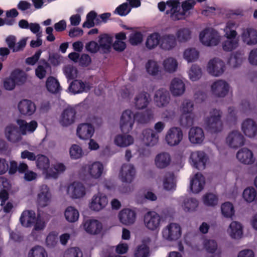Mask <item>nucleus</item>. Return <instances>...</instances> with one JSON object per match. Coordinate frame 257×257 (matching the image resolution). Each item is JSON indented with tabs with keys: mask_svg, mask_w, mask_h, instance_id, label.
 <instances>
[{
	"mask_svg": "<svg viewBox=\"0 0 257 257\" xmlns=\"http://www.w3.org/2000/svg\"><path fill=\"white\" fill-rule=\"evenodd\" d=\"M17 123L19 125L21 134L25 135L27 132L33 133L37 127L38 123L35 120H32L29 123L22 119H18Z\"/></svg>",
	"mask_w": 257,
	"mask_h": 257,
	"instance_id": "nucleus-34",
	"label": "nucleus"
},
{
	"mask_svg": "<svg viewBox=\"0 0 257 257\" xmlns=\"http://www.w3.org/2000/svg\"><path fill=\"white\" fill-rule=\"evenodd\" d=\"M145 67L147 73L152 76H156L160 71V67L158 63L154 60H149Z\"/></svg>",
	"mask_w": 257,
	"mask_h": 257,
	"instance_id": "nucleus-50",
	"label": "nucleus"
},
{
	"mask_svg": "<svg viewBox=\"0 0 257 257\" xmlns=\"http://www.w3.org/2000/svg\"><path fill=\"white\" fill-rule=\"evenodd\" d=\"M64 257H82V253L78 247H71L66 251Z\"/></svg>",
	"mask_w": 257,
	"mask_h": 257,
	"instance_id": "nucleus-64",
	"label": "nucleus"
},
{
	"mask_svg": "<svg viewBox=\"0 0 257 257\" xmlns=\"http://www.w3.org/2000/svg\"><path fill=\"white\" fill-rule=\"evenodd\" d=\"M236 157L239 162L244 164H251L254 161L252 152L246 148L239 150L236 154Z\"/></svg>",
	"mask_w": 257,
	"mask_h": 257,
	"instance_id": "nucleus-28",
	"label": "nucleus"
},
{
	"mask_svg": "<svg viewBox=\"0 0 257 257\" xmlns=\"http://www.w3.org/2000/svg\"><path fill=\"white\" fill-rule=\"evenodd\" d=\"M11 77L14 80L15 84L21 85L23 84L27 79L26 74L24 72L20 70H15L12 72L11 75Z\"/></svg>",
	"mask_w": 257,
	"mask_h": 257,
	"instance_id": "nucleus-49",
	"label": "nucleus"
},
{
	"mask_svg": "<svg viewBox=\"0 0 257 257\" xmlns=\"http://www.w3.org/2000/svg\"><path fill=\"white\" fill-rule=\"evenodd\" d=\"M198 201L193 198H188L184 200L183 205L184 210L185 211H193L198 207Z\"/></svg>",
	"mask_w": 257,
	"mask_h": 257,
	"instance_id": "nucleus-58",
	"label": "nucleus"
},
{
	"mask_svg": "<svg viewBox=\"0 0 257 257\" xmlns=\"http://www.w3.org/2000/svg\"><path fill=\"white\" fill-rule=\"evenodd\" d=\"M70 155L71 158L77 159L82 156V150L81 148L77 145H73L70 149Z\"/></svg>",
	"mask_w": 257,
	"mask_h": 257,
	"instance_id": "nucleus-63",
	"label": "nucleus"
},
{
	"mask_svg": "<svg viewBox=\"0 0 257 257\" xmlns=\"http://www.w3.org/2000/svg\"><path fill=\"white\" fill-rule=\"evenodd\" d=\"M203 201L206 206H214L218 203V197L214 194L206 193L203 197Z\"/></svg>",
	"mask_w": 257,
	"mask_h": 257,
	"instance_id": "nucleus-56",
	"label": "nucleus"
},
{
	"mask_svg": "<svg viewBox=\"0 0 257 257\" xmlns=\"http://www.w3.org/2000/svg\"><path fill=\"white\" fill-rule=\"evenodd\" d=\"M136 214L134 211L130 209H124L119 213L120 221L125 225L134 223L136 220Z\"/></svg>",
	"mask_w": 257,
	"mask_h": 257,
	"instance_id": "nucleus-26",
	"label": "nucleus"
},
{
	"mask_svg": "<svg viewBox=\"0 0 257 257\" xmlns=\"http://www.w3.org/2000/svg\"><path fill=\"white\" fill-rule=\"evenodd\" d=\"M107 203V196L101 193H98L91 199L89 207L92 210L99 211L105 207Z\"/></svg>",
	"mask_w": 257,
	"mask_h": 257,
	"instance_id": "nucleus-11",
	"label": "nucleus"
},
{
	"mask_svg": "<svg viewBox=\"0 0 257 257\" xmlns=\"http://www.w3.org/2000/svg\"><path fill=\"white\" fill-rule=\"evenodd\" d=\"M36 214L32 210H25L22 213L20 217V222L25 227L31 226L35 222Z\"/></svg>",
	"mask_w": 257,
	"mask_h": 257,
	"instance_id": "nucleus-33",
	"label": "nucleus"
},
{
	"mask_svg": "<svg viewBox=\"0 0 257 257\" xmlns=\"http://www.w3.org/2000/svg\"><path fill=\"white\" fill-rule=\"evenodd\" d=\"M183 132L179 127H172L168 130L166 136L165 141L170 146L179 145L183 139Z\"/></svg>",
	"mask_w": 257,
	"mask_h": 257,
	"instance_id": "nucleus-6",
	"label": "nucleus"
},
{
	"mask_svg": "<svg viewBox=\"0 0 257 257\" xmlns=\"http://www.w3.org/2000/svg\"><path fill=\"white\" fill-rule=\"evenodd\" d=\"M205 178L200 173H197L190 181V189L194 193H198L204 188Z\"/></svg>",
	"mask_w": 257,
	"mask_h": 257,
	"instance_id": "nucleus-23",
	"label": "nucleus"
},
{
	"mask_svg": "<svg viewBox=\"0 0 257 257\" xmlns=\"http://www.w3.org/2000/svg\"><path fill=\"white\" fill-rule=\"evenodd\" d=\"M123 134H125L123 133ZM134 142V138L126 134H119L116 135L114 139V143L118 147L121 148L127 147L132 145Z\"/></svg>",
	"mask_w": 257,
	"mask_h": 257,
	"instance_id": "nucleus-32",
	"label": "nucleus"
},
{
	"mask_svg": "<svg viewBox=\"0 0 257 257\" xmlns=\"http://www.w3.org/2000/svg\"><path fill=\"white\" fill-rule=\"evenodd\" d=\"M170 89L173 95L180 96L184 93L185 85L182 80L175 78L171 81Z\"/></svg>",
	"mask_w": 257,
	"mask_h": 257,
	"instance_id": "nucleus-30",
	"label": "nucleus"
},
{
	"mask_svg": "<svg viewBox=\"0 0 257 257\" xmlns=\"http://www.w3.org/2000/svg\"><path fill=\"white\" fill-rule=\"evenodd\" d=\"M230 236L233 238H239L242 234V226L236 221L232 222L229 225L228 230Z\"/></svg>",
	"mask_w": 257,
	"mask_h": 257,
	"instance_id": "nucleus-45",
	"label": "nucleus"
},
{
	"mask_svg": "<svg viewBox=\"0 0 257 257\" xmlns=\"http://www.w3.org/2000/svg\"><path fill=\"white\" fill-rule=\"evenodd\" d=\"M5 134L7 139L13 143L19 142L21 139V136L18 128L14 125L7 126L5 130Z\"/></svg>",
	"mask_w": 257,
	"mask_h": 257,
	"instance_id": "nucleus-31",
	"label": "nucleus"
},
{
	"mask_svg": "<svg viewBox=\"0 0 257 257\" xmlns=\"http://www.w3.org/2000/svg\"><path fill=\"white\" fill-rule=\"evenodd\" d=\"M18 108L22 114L30 116L35 112L36 106L31 100L24 99L19 102Z\"/></svg>",
	"mask_w": 257,
	"mask_h": 257,
	"instance_id": "nucleus-25",
	"label": "nucleus"
},
{
	"mask_svg": "<svg viewBox=\"0 0 257 257\" xmlns=\"http://www.w3.org/2000/svg\"><path fill=\"white\" fill-rule=\"evenodd\" d=\"M161 35L159 33L154 32L150 34L146 41L145 46L149 50H153L160 45Z\"/></svg>",
	"mask_w": 257,
	"mask_h": 257,
	"instance_id": "nucleus-37",
	"label": "nucleus"
},
{
	"mask_svg": "<svg viewBox=\"0 0 257 257\" xmlns=\"http://www.w3.org/2000/svg\"><path fill=\"white\" fill-rule=\"evenodd\" d=\"M85 231L88 234L96 235L99 234L102 229V223L96 219H88L83 223Z\"/></svg>",
	"mask_w": 257,
	"mask_h": 257,
	"instance_id": "nucleus-13",
	"label": "nucleus"
},
{
	"mask_svg": "<svg viewBox=\"0 0 257 257\" xmlns=\"http://www.w3.org/2000/svg\"><path fill=\"white\" fill-rule=\"evenodd\" d=\"M101 23L99 17H97L96 13L93 11H90L86 16V21L82 25L83 28H90L94 26L95 24L99 25Z\"/></svg>",
	"mask_w": 257,
	"mask_h": 257,
	"instance_id": "nucleus-42",
	"label": "nucleus"
},
{
	"mask_svg": "<svg viewBox=\"0 0 257 257\" xmlns=\"http://www.w3.org/2000/svg\"><path fill=\"white\" fill-rule=\"evenodd\" d=\"M170 98L169 92L164 88L158 90L154 96L156 105L160 107L166 106L169 102Z\"/></svg>",
	"mask_w": 257,
	"mask_h": 257,
	"instance_id": "nucleus-22",
	"label": "nucleus"
},
{
	"mask_svg": "<svg viewBox=\"0 0 257 257\" xmlns=\"http://www.w3.org/2000/svg\"><path fill=\"white\" fill-rule=\"evenodd\" d=\"M66 169L65 165L61 163H56L52 165V167L49 168L48 173H47V179H56L59 175Z\"/></svg>",
	"mask_w": 257,
	"mask_h": 257,
	"instance_id": "nucleus-39",
	"label": "nucleus"
},
{
	"mask_svg": "<svg viewBox=\"0 0 257 257\" xmlns=\"http://www.w3.org/2000/svg\"><path fill=\"white\" fill-rule=\"evenodd\" d=\"M190 159L191 164L194 168L198 170H202L205 168L207 156L203 151H196L192 152Z\"/></svg>",
	"mask_w": 257,
	"mask_h": 257,
	"instance_id": "nucleus-8",
	"label": "nucleus"
},
{
	"mask_svg": "<svg viewBox=\"0 0 257 257\" xmlns=\"http://www.w3.org/2000/svg\"><path fill=\"white\" fill-rule=\"evenodd\" d=\"M29 257H48L45 249L40 246H37L31 249L29 253Z\"/></svg>",
	"mask_w": 257,
	"mask_h": 257,
	"instance_id": "nucleus-59",
	"label": "nucleus"
},
{
	"mask_svg": "<svg viewBox=\"0 0 257 257\" xmlns=\"http://www.w3.org/2000/svg\"><path fill=\"white\" fill-rule=\"evenodd\" d=\"M200 41L207 46H216L219 41L220 37L217 31L211 28H206L199 35Z\"/></svg>",
	"mask_w": 257,
	"mask_h": 257,
	"instance_id": "nucleus-4",
	"label": "nucleus"
},
{
	"mask_svg": "<svg viewBox=\"0 0 257 257\" xmlns=\"http://www.w3.org/2000/svg\"><path fill=\"white\" fill-rule=\"evenodd\" d=\"M180 226L176 223H171L163 228L162 235L164 238L169 241L176 240L181 235Z\"/></svg>",
	"mask_w": 257,
	"mask_h": 257,
	"instance_id": "nucleus-5",
	"label": "nucleus"
},
{
	"mask_svg": "<svg viewBox=\"0 0 257 257\" xmlns=\"http://www.w3.org/2000/svg\"><path fill=\"white\" fill-rule=\"evenodd\" d=\"M51 200V194L49 187L46 185L41 186L40 193L38 195L37 202L38 206L44 207L48 205Z\"/></svg>",
	"mask_w": 257,
	"mask_h": 257,
	"instance_id": "nucleus-16",
	"label": "nucleus"
},
{
	"mask_svg": "<svg viewBox=\"0 0 257 257\" xmlns=\"http://www.w3.org/2000/svg\"><path fill=\"white\" fill-rule=\"evenodd\" d=\"M174 180V175L173 173L168 172L166 174L163 181V186L165 190L169 191L175 189L176 185Z\"/></svg>",
	"mask_w": 257,
	"mask_h": 257,
	"instance_id": "nucleus-46",
	"label": "nucleus"
},
{
	"mask_svg": "<svg viewBox=\"0 0 257 257\" xmlns=\"http://www.w3.org/2000/svg\"><path fill=\"white\" fill-rule=\"evenodd\" d=\"M79 212L77 209L72 206L67 207L65 211L66 219L70 222H74L78 219Z\"/></svg>",
	"mask_w": 257,
	"mask_h": 257,
	"instance_id": "nucleus-47",
	"label": "nucleus"
},
{
	"mask_svg": "<svg viewBox=\"0 0 257 257\" xmlns=\"http://www.w3.org/2000/svg\"><path fill=\"white\" fill-rule=\"evenodd\" d=\"M68 194L73 198H79L85 194V189L82 184L79 182H73L67 188Z\"/></svg>",
	"mask_w": 257,
	"mask_h": 257,
	"instance_id": "nucleus-20",
	"label": "nucleus"
},
{
	"mask_svg": "<svg viewBox=\"0 0 257 257\" xmlns=\"http://www.w3.org/2000/svg\"><path fill=\"white\" fill-rule=\"evenodd\" d=\"M112 42V38L107 34L102 35L99 37V45L100 48L104 53L109 52Z\"/></svg>",
	"mask_w": 257,
	"mask_h": 257,
	"instance_id": "nucleus-43",
	"label": "nucleus"
},
{
	"mask_svg": "<svg viewBox=\"0 0 257 257\" xmlns=\"http://www.w3.org/2000/svg\"><path fill=\"white\" fill-rule=\"evenodd\" d=\"M46 86L47 90L51 93H57L61 90L58 81L54 77H49L46 82Z\"/></svg>",
	"mask_w": 257,
	"mask_h": 257,
	"instance_id": "nucleus-44",
	"label": "nucleus"
},
{
	"mask_svg": "<svg viewBox=\"0 0 257 257\" xmlns=\"http://www.w3.org/2000/svg\"><path fill=\"white\" fill-rule=\"evenodd\" d=\"M189 139L192 144H201L204 139V134L203 130L199 127L191 128L189 132Z\"/></svg>",
	"mask_w": 257,
	"mask_h": 257,
	"instance_id": "nucleus-24",
	"label": "nucleus"
},
{
	"mask_svg": "<svg viewBox=\"0 0 257 257\" xmlns=\"http://www.w3.org/2000/svg\"><path fill=\"white\" fill-rule=\"evenodd\" d=\"M136 170L131 164H123L119 173V177L123 182L131 183L135 179Z\"/></svg>",
	"mask_w": 257,
	"mask_h": 257,
	"instance_id": "nucleus-12",
	"label": "nucleus"
},
{
	"mask_svg": "<svg viewBox=\"0 0 257 257\" xmlns=\"http://www.w3.org/2000/svg\"><path fill=\"white\" fill-rule=\"evenodd\" d=\"M244 200L248 202H251L257 200V194L253 188H246L242 194Z\"/></svg>",
	"mask_w": 257,
	"mask_h": 257,
	"instance_id": "nucleus-54",
	"label": "nucleus"
},
{
	"mask_svg": "<svg viewBox=\"0 0 257 257\" xmlns=\"http://www.w3.org/2000/svg\"><path fill=\"white\" fill-rule=\"evenodd\" d=\"M131 10V7L127 3H123L116 8L115 13L120 16H125L127 15Z\"/></svg>",
	"mask_w": 257,
	"mask_h": 257,
	"instance_id": "nucleus-61",
	"label": "nucleus"
},
{
	"mask_svg": "<svg viewBox=\"0 0 257 257\" xmlns=\"http://www.w3.org/2000/svg\"><path fill=\"white\" fill-rule=\"evenodd\" d=\"M191 32L188 28H182L178 30L176 35L177 40L180 42H185L191 38Z\"/></svg>",
	"mask_w": 257,
	"mask_h": 257,
	"instance_id": "nucleus-52",
	"label": "nucleus"
},
{
	"mask_svg": "<svg viewBox=\"0 0 257 257\" xmlns=\"http://www.w3.org/2000/svg\"><path fill=\"white\" fill-rule=\"evenodd\" d=\"M76 111L72 107H67L62 113L60 118V123L63 126H68L72 124L75 119Z\"/></svg>",
	"mask_w": 257,
	"mask_h": 257,
	"instance_id": "nucleus-19",
	"label": "nucleus"
},
{
	"mask_svg": "<svg viewBox=\"0 0 257 257\" xmlns=\"http://www.w3.org/2000/svg\"><path fill=\"white\" fill-rule=\"evenodd\" d=\"M238 46V41L234 38L228 39L222 44L223 49L225 51H231Z\"/></svg>",
	"mask_w": 257,
	"mask_h": 257,
	"instance_id": "nucleus-62",
	"label": "nucleus"
},
{
	"mask_svg": "<svg viewBox=\"0 0 257 257\" xmlns=\"http://www.w3.org/2000/svg\"><path fill=\"white\" fill-rule=\"evenodd\" d=\"M150 101V94L144 91L141 92L138 94L135 98V106L139 109L145 108Z\"/></svg>",
	"mask_w": 257,
	"mask_h": 257,
	"instance_id": "nucleus-29",
	"label": "nucleus"
},
{
	"mask_svg": "<svg viewBox=\"0 0 257 257\" xmlns=\"http://www.w3.org/2000/svg\"><path fill=\"white\" fill-rule=\"evenodd\" d=\"M194 105L189 100H184L180 107L181 115L180 118V125L183 127H189L193 124L194 115L192 113Z\"/></svg>",
	"mask_w": 257,
	"mask_h": 257,
	"instance_id": "nucleus-3",
	"label": "nucleus"
},
{
	"mask_svg": "<svg viewBox=\"0 0 257 257\" xmlns=\"http://www.w3.org/2000/svg\"><path fill=\"white\" fill-rule=\"evenodd\" d=\"M94 133V127L90 123H81L77 127V135L82 140H88L91 138Z\"/></svg>",
	"mask_w": 257,
	"mask_h": 257,
	"instance_id": "nucleus-18",
	"label": "nucleus"
},
{
	"mask_svg": "<svg viewBox=\"0 0 257 257\" xmlns=\"http://www.w3.org/2000/svg\"><path fill=\"white\" fill-rule=\"evenodd\" d=\"M244 138L238 131H232L226 139L227 144L231 148L236 149L244 144Z\"/></svg>",
	"mask_w": 257,
	"mask_h": 257,
	"instance_id": "nucleus-10",
	"label": "nucleus"
},
{
	"mask_svg": "<svg viewBox=\"0 0 257 257\" xmlns=\"http://www.w3.org/2000/svg\"><path fill=\"white\" fill-rule=\"evenodd\" d=\"M143 141L147 146H153L156 145L159 140V136L152 129H145L142 133Z\"/></svg>",
	"mask_w": 257,
	"mask_h": 257,
	"instance_id": "nucleus-27",
	"label": "nucleus"
},
{
	"mask_svg": "<svg viewBox=\"0 0 257 257\" xmlns=\"http://www.w3.org/2000/svg\"><path fill=\"white\" fill-rule=\"evenodd\" d=\"M36 160L37 167L42 171L43 174L45 175L47 178V173H48L50 168L49 159L45 155H38Z\"/></svg>",
	"mask_w": 257,
	"mask_h": 257,
	"instance_id": "nucleus-35",
	"label": "nucleus"
},
{
	"mask_svg": "<svg viewBox=\"0 0 257 257\" xmlns=\"http://www.w3.org/2000/svg\"><path fill=\"white\" fill-rule=\"evenodd\" d=\"M221 209L223 215L226 217L231 218L234 214L233 206L230 202L222 204Z\"/></svg>",
	"mask_w": 257,
	"mask_h": 257,
	"instance_id": "nucleus-57",
	"label": "nucleus"
},
{
	"mask_svg": "<svg viewBox=\"0 0 257 257\" xmlns=\"http://www.w3.org/2000/svg\"><path fill=\"white\" fill-rule=\"evenodd\" d=\"M152 116L149 111L145 113L138 112L134 114L130 110H126L123 112L120 120V128L122 133H128L133 128L136 120L141 123L147 122Z\"/></svg>",
	"mask_w": 257,
	"mask_h": 257,
	"instance_id": "nucleus-1",
	"label": "nucleus"
},
{
	"mask_svg": "<svg viewBox=\"0 0 257 257\" xmlns=\"http://www.w3.org/2000/svg\"><path fill=\"white\" fill-rule=\"evenodd\" d=\"M228 90L229 85L228 83L222 80H217L211 85L212 92L217 97H224L228 93Z\"/></svg>",
	"mask_w": 257,
	"mask_h": 257,
	"instance_id": "nucleus-14",
	"label": "nucleus"
},
{
	"mask_svg": "<svg viewBox=\"0 0 257 257\" xmlns=\"http://www.w3.org/2000/svg\"><path fill=\"white\" fill-rule=\"evenodd\" d=\"M84 170L87 172L91 178L96 179L101 177L103 171V166L99 162H95L91 164L85 166Z\"/></svg>",
	"mask_w": 257,
	"mask_h": 257,
	"instance_id": "nucleus-17",
	"label": "nucleus"
},
{
	"mask_svg": "<svg viewBox=\"0 0 257 257\" xmlns=\"http://www.w3.org/2000/svg\"><path fill=\"white\" fill-rule=\"evenodd\" d=\"M209 116L205 118L204 125L205 128L211 133L220 132L223 128L221 120L222 112L220 110L212 109L209 112Z\"/></svg>",
	"mask_w": 257,
	"mask_h": 257,
	"instance_id": "nucleus-2",
	"label": "nucleus"
},
{
	"mask_svg": "<svg viewBox=\"0 0 257 257\" xmlns=\"http://www.w3.org/2000/svg\"><path fill=\"white\" fill-rule=\"evenodd\" d=\"M69 89L74 94L81 93L85 90V85L82 81L75 80L70 84Z\"/></svg>",
	"mask_w": 257,
	"mask_h": 257,
	"instance_id": "nucleus-48",
	"label": "nucleus"
},
{
	"mask_svg": "<svg viewBox=\"0 0 257 257\" xmlns=\"http://www.w3.org/2000/svg\"><path fill=\"white\" fill-rule=\"evenodd\" d=\"M242 130L244 135L249 137L253 138L257 134V124L250 118L244 120L241 126Z\"/></svg>",
	"mask_w": 257,
	"mask_h": 257,
	"instance_id": "nucleus-21",
	"label": "nucleus"
},
{
	"mask_svg": "<svg viewBox=\"0 0 257 257\" xmlns=\"http://www.w3.org/2000/svg\"><path fill=\"white\" fill-rule=\"evenodd\" d=\"M143 35L141 32H134L130 36L129 42L131 45L136 46L142 43L143 41Z\"/></svg>",
	"mask_w": 257,
	"mask_h": 257,
	"instance_id": "nucleus-60",
	"label": "nucleus"
},
{
	"mask_svg": "<svg viewBox=\"0 0 257 257\" xmlns=\"http://www.w3.org/2000/svg\"><path fill=\"white\" fill-rule=\"evenodd\" d=\"M51 67L46 61H41L35 69V75L40 79L44 78L47 71H51Z\"/></svg>",
	"mask_w": 257,
	"mask_h": 257,
	"instance_id": "nucleus-41",
	"label": "nucleus"
},
{
	"mask_svg": "<svg viewBox=\"0 0 257 257\" xmlns=\"http://www.w3.org/2000/svg\"><path fill=\"white\" fill-rule=\"evenodd\" d=\"M189 78L192 81L198 80L202 76L201 68L196 65H193L188 72Z\"/></svg>",
	"mask_w": 257,
	"mask_h": 257,
	"instance_id": "nucleus-55",
	"label": "nucleus"
},
{
	"mask_svg": "<svg viewBox=\"0 0 257 257\" xmlns=\"http://www.w3.org/2000/svg\"><path fill=\"white\" fill-rule=\"evenodd\" d=\"M225 64L218 58H214L210 60L207 65V71L211 75L219 76L224 71Z\"/></svg>",
	"mask_w": 257,
	"mask_h": 257,
	"instance_id": "nucleus-9",
	"label": "nucleus"
},
{
	"mask_svg": "<svg viewBox=\"0 0 257 257\" xmlns=\"http://www.w3.org/2000/svg\"><path fill=\"white\" fill-rule=\"evenodd\" d=\"M171 161V159L169 154L164 152L158 154L155 159L156 167L160 169L167 167L170 165Z\"/></svg>",
	"mask_w": 257,
	"mask_h": 257,
	"instance_id": "nucleus-36",
	"label": "nucleus"
},
{
	"mask_svg": "<svg viewBox=\"0 0 257 257\" xmlns=\"http://www.w3.org/2000/svg\"><path fill=\"white\" fill-rule=\"evenodd\" d=\"M177 45L175 36L172 34H166L161 36L160 48L165 51H170Z\"/></svg>",
	"mask_w": 257,
	"mask_h": 257,
	"instance_id": "nucleus-15",
	"label": "nucleus"
},
{
	"mask_svg": "<svg viewBox=\"0 0 257 257\" xmlns=\"http://www.w3.org/2000/svg\"><path fill=\"white\" fill-rule=\"evenodd\" d=\"M160 216L155 211H149L144 215L145 226L149 230H155L159 228L161 223Z\"/></svg>",
	"mask_w": 257,
	"mask_h": 257,
	"instance_id": "nucleus-7",
	"label": "nucleus"
},
{
	"mask_svg": "<svg viewBox=\"0 0 257 257\" xmlns=\"http://www.w3.org/2000/svg\"><path fill=\"white\" fill-rule=\"evenodd\" d=\"M199 52L195 48H189L185 50L184 58L188 62H194L199 58Z\"/></svg>",
	"mask_w": 257,
	"mask_h": 257,
	"instance_id": "nucleus-51",
	"label": "nucleus"
},
{
	"mask_svg": "<svg viewBox=\"0 0 257 257\" xmlns=\"http://www.w3.org/2000/svg\"><path fill=\"white\" fill-rule=\"evenodd\" d=\"M238 25V24L232 20L228 21L224 29V36L228 39L235 38L237 35L236 30Z\"/></svg>",
	"mask_w": 257,
	"mask_h": 257,
	"instance_id": "nucleus-38",
	"label": "nucleus"
},
{
	"mask_svg": "<svg viewBox=\"0 0 257 257\" xmlns=\"http://www.w3.org/2000/svg\"><path fill=\"white\" fill-rule=\"evenodd\" d=\"M242 38L247 45H255L257 43V32L252 29H247L243 31Z\"/></svg>",
	"mask_w": 257,
	"mask_h": 257,
	"instance_id": "nucleus-40",
	"label": "nucleus"
},
{
	"mask_svg": "<svg viewBox=\"0 0 257 257\" xmlns=\"http://www.w3.org/2000/svg\"><path fill=\"white\" fill-rule=\"evenodd\" d=\"M163 66L166 71L169 72H173L176 70L178 64L175 59L170 57L164 61Z\"/></svg>",
	"mask_w": 257,
	"mask_h": 257,
	"instance_id": "nucleus-53",
	"label": "nucleus"
}]
</instances>
